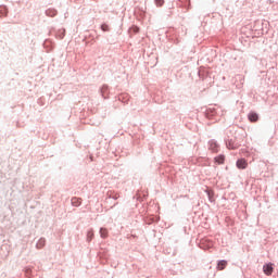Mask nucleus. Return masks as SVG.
Returning a JSON list of instances; mask_svg holds the SVG:
<instances>
[{
	"instance_id": "5",
	"label": "nucleus",
	"mask_w": 278,
	"mask_h": 278,
	"mask_svg": "<svg viewBox=\"0 0 278 278\" xmlns=\"http://www.w3.org/2000/svg\"><path fill=\"white\" fill-rule=\"evenodd\" d=\"M72 205H74V207H79V205H81V200L79 198H73Z\"/></svg>"
},
{
	"instance_id": "11",
	"label": "nucleus",
	"mask_w": 278,
	"mask_h": 278,
	"mask_svg": "<svg viewBox=\"0 0 278 278\" xmlns=\"http://www.w3.org/2000/svg\"><path fill=\"white\" fill-rule=\"evenodd\" d=\"M101 29L102 31H110V26L108 24H102Z\"/></svg>"
},
{
	"instance_id": "12",
	"label": "nucleus",
	"mask_w": 278,
	"mask_h": 278,
	"mask_svg": "<svg viewBox=\"0 0 278 278\" xmlns=\"http://www.w3.org/2000/svg\"><path fill=\"white\" fill-rule=\"evenodd\" d=\"M154 1L159 8H162L164 5V0H154Z\"/></svg>"
},
{
	"instance_id": "6",
	"label": "nucleus",
	"mask_w": 278,
	"mask_h": 278,
	"mask_svg": "<svg viewBox=\"0 0 278 278\" xmlns=\"http://www.w3.org/2000/svg\"><path fill=\"white\" fill-rule=\"evenodd\" d=\"M215 162L217 164H225V155H218L217 157H215Z\"/></svg>"
},
{
	"instance_id": "13",
	"label": "nucleus",
	"mask_w": 278,
	"mask_h": 278,
	"mask_svg": "<svg viewBox=\"0 0 278 278\" xmlns=\"http://www.w3.org/2000/svg\"><path fill=\"white\" fill-rule=\"evenodd\" d=\"M131 31H134L135 34H138V31H140V28L138 26H132Z\"/></svg>"
},
{
	"instance_id": "10",
	"label": "nucleus",
	"mask_w": 278,
	"mask_h": 278,
	"mask_svg": "<svg viewBox=\"0 0 278 278\" xmlns=\"http://www.w3.org/2000/svg\"><path fill=\"white\" fill-rule=\"evenodd\" d=\"M92 238H94V231L90 230L87 233V239L90 241V240H92Z\"/></svg>"
},
{
	"instance_id": "8",
	"label": "nucleus",
	"mask_w": 278,
	"mask_h": 278,
	"mask_svg": "<svg viewBox=\"0 0 278 278\" xmlns=\"http://www.w3.org/2000/svg\"><path fill=\"white\" fill-rule=\"evenodd\" d=\"M100 236H101V238H108V229L101 228L100 229Z\"/></svg>"
},
{
	"instance_id": "3",
	"label": "nucleus",
	"mask_w": 278,
	"mask_h": 278,
	"mask_svg": "<svg viewBox=\"0 0 278 278\" xmlns=\"http://www.w3.org/2000/svg\"><path fill=\"white\" fill-rule=\"evenodd\" d=\"M248 118L251 123H257L260 121V116L255 112L249 113Z\"/></svg>"
},
{
	"instance_id": "14",
	"label": "nucleus",
	"mask_w": 278,
	"mask_h": 278,
	"mask_svg": "<svg viewBox=\"0 0 278 278\" xmlns=\"http://www.w3.org/2000/svg\"><path fill=\"white\" fill-rule=\"evenodd\" d=\"M227 149H238V147H235L231 144V141L227 143Z\"/></svg>"
},
{
	"instance_id": "4",
	"label": "nucleus",
	"mask_w": 278,
	"mask_h": 278,
	"mask_svg": "<svg viewBox=\"0 0 278 278\" xmlns=\"http://www.w3.org/2000/svg\"><path fill=\"white\" fill-rule=\"evenodd\" d=\"M227 268V261L223 260L217 263V270H225Z\"/></svg>"
},
{
	"instance_id": "7",
	"label": "nucleus",
	"mask_w": 278,
	"mask_h": 278,
	"mask_svg": "<svg viewBox=\"0 0 278 278\" xmlns=\"http://www.w3.org/2000/svg\"><path fill=\"white\" fill-rule=\"evenodd\" d=\"M210 149H212V151H214L216 153V151H218V144H216V142H214V141H211Z\"/></svg>"
},
{
	"instance_id": "1",
	"label": "nucleus",
	"mask_w": 278,
	"mask_h": 278,
	"mask_svg": "<svg viewBox=\"0 0 278 278\" xmlns=\"http://www.w3.org/2000/svg\"><path fill=\"white\" fill-rule=\"evenodd\" d=\"M249 166V163L247 162V159H239L237 161V168L240 170H244Z\"/></svg>"
},
{
	"instance_id": "2",
	"label": "nucleus",
	"mask_w": 278,
	"mask_h": 278,
	"mask_svg": "<svg viewBox=\"0 0 278 278\" xmlns=\"http://www.w3.org/2000/svg\"><path fill=\"white\" fill-rule=\"evenodd\" d=\"M273 270H275V268H273V263H268L263 266V273H265L268 277L269 275H273Z\"/></svg>"
},
{
	"instance_id": "9",
	"label": "nucleus",
	"mask_w": 278,
	"mask_h": 278,
	"mask_svg": "<svg viewBox=\"0 0 278 278\" xmlns=\"http://www.w3.org/2000/svg\"><path fill=\"white\" fill-rule=\"evenodd\" d=\"M45 239H40L38 242H37V249H42V247H45Z\"/></svg>"
}]
</instances>
